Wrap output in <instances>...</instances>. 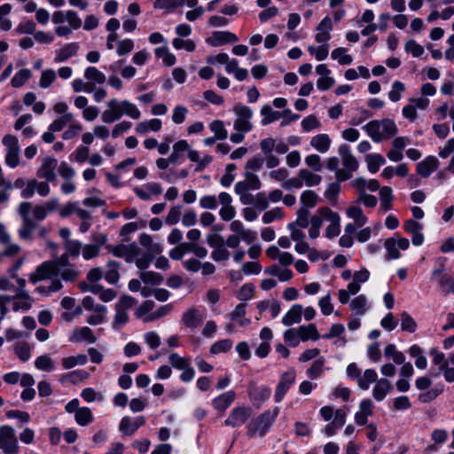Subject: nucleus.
I'll use <instances>...</instances> for the list:
<instances>
[{
    "mask_svg": "<svg viewBox=\"0 0 454 454\" xmlns=\"http://www.w3.org/2000/svg\"><path fill=\"white\" fill-rule=\"evenodd\" d=\"M80 276V271L75 265L69 262L67 254H63L56 259L43 262L35 272L30 275V281L37 283L46 279H59L60 277L64 281H75Z\"/></svg>",
    "mask_w": 454,
    "mask_h": 454,
    "instance_id": "nucleus-1",
    "label": "nucleus"
},
{
    "mask_svg": "<svg viewBox=\"0 0 454 454\" xmlns=\"http://www.w3.org/2000/svg\"><path fill=\"white\" fill-rule=\"evenodd\" d=\"M363 129L375 143L381 142L397 133V127L390 119L371 121L363 127Z\"/></svg>",
    "mask_w": 454,
    "mask_h": 454,
    "instance_id": "nucleus-2",
    "label": "nucleus"
},
{
    "mask_svg": "<svg viewBox=\"0 0 454 454\" xmlns=\"http://www.w3.org/2000/svg\"><path fill=\"white\" fill-rule=\"evenodd\" d=\"M278 412V408L275 407L273 410H268L252 419L247 427V435L249 437L264 436L277 419Z\"/></svg>",
    "mask_w": 454,
    "mask_h": 454,
    "instance_id": "nucleus-3",
    "label": "nucleus"
},
{
    "mask_svg": "<svg viewBox=\"0 0 454 454\" xmlns=\"http://www.w3.org/2000/svg\"><path fill=\"white\" fill-rule=\"evenodd\" d=\"M18 214L21 217L24 227H35V225L46 218V208L42 205H33L31 202L23 201L18 207Z\"/></svg>",
    "mask_w": 454,
    "mask_h": 454,
    "instance_id": "nucleus-4",
    "label": "nucleus"
},
{
    "mask_svg": "<svg viewBox=\"0 0 454 454\" xmlns=\"http://www.w3.org/2000/svg\"><path fill=\"white\" fill-rule=\"evenodd\" d=\"M236 119L233 128L238 132L248 133L253 129L251 119L253 117V110L241 103H238L233 107Z\"/></svg>",
    "mask_w": 454,
    "mask_h": 454,
    "instance_id": "nucleus-5",
    "label": "nucleus"
},
{
    "mask_svg": "<svg viewBox=\"0 0 454 454\" xmlns=\"http://www.w3.org/2000/svg\"><path fill=\"white\" fill-rule=\"evenodd\" d=\"M301 201L302 203V207L299 208L297 215V220L295 223H291L288 224V227H307L309 224V210L308 207H313L316 206L317 201V195L310 190L305 191L301 195Z\"/></svg>",
    "mask_w": 454,
    "mask_h": 454,
    "instance_id": "nucleus-6",
    "label": "nucleus"
},
{
    "mask_svg": "<svg viewBox=\"0 0 454 454\" xmlns=\"http://www.w3.org/2000/svg\"><path fill=\"white\" fill-rule=\"evenodd\" d=\"M0 450L4 454H18L20 446L14 429L7 425L0 427Z\"/></svg>",
    "mask_w": 454,
    "mask_h": 454,
    "instance_id": "nucleus-7",
    "label": "nucleus"
},
{
    "mask_svg": "<svg viewBox=\"0 0 454 454\" xmlns=\"http://www.w3.org/2000/svg\"><path fill=\"white\" fill-rule=\"evenodd\" d=\"M3 145L6 148L5 163L12 168L20 163V148L18 138L13 135H6L3 138Z\"/></svg>",
    "mask_w": 454,
    "mask_h": 454,
    "instance_id": "nucleus-8",
    "label": "nucleus"
},
{
    "mask_svg": "<svg viewBox=\"0 0 454 454\" xmlns=\"http://www.w3.org/2000/svg\"><path fill=\"white\" fill-rule=\"evenodd\" d=\"M252 415V409L239 406L231 410L230 415L224 421L225 426L238 427L244 425Z\"/></svg>",
    "mask_w": 454,
    "mask_h": 454,
    "instance_id": "nucleus-9",
    "label": "nucleus"
},
{
    "mask_svg": "<svg viewBox=\"0 0 454 454\" xmlns=\"http://www.w3.org/2000/svg\"><path fill=\"white\" fill-rule=\"evenodd\" d=\"M109 251L117 257L124 258L127 262H132L139 254L140 249L133 242L128 245H116L109 247Z\"/></svg>",
    "mask_w": 454,
    "mask_h": 454,
    "instance_id": "nucleus-10",
    "label": "nucleus"
},
{
    "mask_svg": "<svg viewBox=\"0 0 454 454\" xmlns=\"http://www.w3.org/2000/svg\"><path fill=\"white\" fill-rule=\"evenodd\" d=\"M295 379L296 373L294 369H290L281 375L274 395L277 403H280L283 400L291 386L295 382Z\"/></svg>",
    "mask_w": 454,
    "mask_h": 454,
    "instance_id": "nucleus-11",
    "label": "nucleus"
},
{
    "mask_svg": "<svg viewBox=\"0 0 454 454\" xmlns=\"http://www.w3.org/2000/svg\"><path fill=\"white\" fill-rule=\"evenodd\" d=\"M108 109L102 113L101 120L104 123H113L123 116L121 101L113 98L107 102Z\"/></svg>",
    "mask_w": 454,
    "mask_h": 454,
    "instance_id": "nucleus-12",
    "label": "nucleus"
},
{
    "mask_svg": "<svg viewBox=\"0 0 454 454\" xmlns=\"http://www.w3.org/2000/svg\"><path fill=\"white\" fill-rule=\"evenodd\" d=\"M247 393L253 403L260 406L270 398L271 391L268 387H258L255 383H250Z\"/></svg>",
    "mask_w": 454,
    "mask_h": 454,
    "instance_id": "nucleus-13",
    "label": "nucleus"
},
{
    "mask_svg": "<svg viewBox=\"0 0 454 454\" xmlns=\"http://www.w3.org/2000/svg\"><path fill=\"white\" fill-rule=\"evenodd\" d=\"M58 161L52 157H45L42 165L37 170V176L40 178H43L48 182H52L56 178L55 169L57 168Z\"/></svg>",
    "mask_w": 454,
    "mask_h": 454,
    "instance_id": "nucleus-14",
    "label": "nucleus"
},
{
    "mask_svg": "<svg viewBox=\"0 0 454 454\" xmlns=\"http://www.w3.org/2000/svg\"><path fill=\"white\" fill-rule=\"evenodd\" d=\"M205 315L195 308H191L183 314L182 322L186 327L194 329L199 327L204 321Z\"/></svg>",
    "mask_w": 454,
    "mask_h": 454,
    "instance_id": "nucleus-15",
    "label": "nucleus"
},
{
    "mask_svg": "<svg viewBox=\"0 0 454 454\" xmlns=\"http://www.w3.org/2000/svg\"><path fill=\"white\" fill-rule=\"evenodd\" d=\"M338 151L344 168L352 172L356 171L359 167V163L356 157L352 154L349 146L348 145H341Z\"/></svg>",
    "mask_w": 454,
    "mask_h": 454,
    "instance_id": "nucleus-16",
    "label": "nucleus"
},
{
    "mask_svg": "<svg viewBox=\"0 0 454 454\" xmlns=\"http://www.w3.org/2000/svg\"><path fill=\"white\" fill-rule=\"evenodd\" d=\"M333 29L332 20L326 16L325 17L317 27V34L315 40L318 43H326L331 38V30Z\"/></svg>",
    "mask_w": 454,
    "mask_h": 454,
    "instance_id": "nucleus-17",
    "label": "nucleus"
},
{
    "mask_svg": "<svg viewBox=\"0 0 454 454\" xmlns=\"http://www.w3.org/2000/svg\"><path fill=\"white\" fill-rule=\"evenodd\" d=\"M238 36L230 31H215L212 37L207 38L206 42L213 46H219L228 43H236Z\"/></svg>",
    "mask_w": 454,
    "mask_h": 454,
    "instance_id": "nucleus-18",
    "label": "nucleus"
},
{
    "mask_svg": "<svg viewBox=\"0 0 454 454\" xmlns=\"http://www.w3.org/2000/svg\"><path fill=\"white\" fill-rule=\"evenodd\" d=\"M439 167V160L435 156H428L418 163L417 172L424 178L428 177Z\"/></svg>",
    "mask_w": 454,
    "mask_h": 454,
    "instance_id": "nucleus-19",
    "label": "nucleus"
},
{
    "mask_svg": "<svg viewBox=\"0 0 454 454\" xmlns=\"http://www.w3.org/2000/svg\"><path fill=\"white\" fill-rule=\"evenodd\" d=\"M70 340L73 342L87 341L88 343H95L97 338L90 328L83 326L74 330Z\"/></svg>",
    "mask_w": 454,
    "mask_h": 454,
    "instance_id": "nucleus-20",
    "label": "nucleus"
},
{
    "mask_svg": "<svg viewBox=\"0 0 454 454\" xmlns=\"http://www.w3.org/2000/svg\"><path fill=\"white\" fill-rule=\"evenodd\" d=\"M79 50L78 43H70L63 46L60 50L56 51V57L54 61L56 63H61L68 59L69 58L76 55Z\"/></svg>",
    "mask_w": 454,
    "mask_h": 454,
    "instance_id": "nucleus-21",
    "label": "nucleus"
},
{
    "mask_svg": "<svg viewBox=\"0 0 454 454\" xmlns=\"http://www.w3.org/2000/svg\"><path fill=\"white\" fill-rule=\"evenodd\" d=\"M235 396L234 391H227L213 400V406L215 410L223 411L234 402Z\"/></svg>",
    "mask_w": 454,
    "mask_h": 454,
    "instance_id": "nucleus-22",
    "label": "nucleus"
},
{
    "mask_svg": "<svg viewBox=\"0 0 454 454\" xmlns=\"http://www.w3.org/2000/svg\"><path fill=\"white\" fill-rule=\"evenodd\" d=\"M392 389V385L387 379H380L376 382L372 389V395L375 400L382 401L385 399L387 393Z\"/></svg>",
    "mask_w": 454,
    "mask_h": 454,
    "instance_id": "nucleus-23",
    "label": "nucleus"
},
{
    "mask_svg": "<svg viewBox=\"0 0 454 454\" xmlns=\"http://www.w3.org/2000/svg\"><path fill=\"white\" fill-rule=\"evenodd\" d=\"M301 317L302 306L300 304H295L291 307L289 311L282 318V323L287 326L292 325L293 324L300 323L301 321Z\"/></svg>",
    "mask_w": 454,
    "mask_h": 454,
    "instance_id": "nucleus-24",
    "label": "nucleus"
},
{
    "mask_svg": "<svg viewBox=\"0 0 454 454\" xmlns=\"http://www.w3.org/2000/svg\"><path fill=\"white\" fill-rule=\"evenodd\" d=\"M298 329L299 338L302 341L309 340H317L320 338V334L317 329L315 324H309L308 325H301Z\"/></svg>",
    "mask_w": 454,
    "mask_h": 454,
    "instance_id": "nucleus-25",
    "label": "nucleus"
},
{
    "mask_svg": "<svg viewBox=\"0 0 454 454\" xmlns=\"http://www.w3.org/2000/svg\"><path fill=\"white\" fill-rule=\"evenodd\" d=\"M261 114L263 116L261 121L262 126L272 123L283 116L282 112L272 110L271 106L269 105H265L261 108Z\"/></svg>",
    "mask_w": 454,
    "mask_h": 454,
    "instance_id": "nucleus-26",
    "label": "nucleus"
},
{
    "mask_svg": "<svg viewBox=\"0 0 454 454\" xmlns=\"http://www.w3.org/2000/svg\"><path fill=\"white\" fill-rule=\"evenodd\" d=\"M161 129V121L152 119L138 122L136 125V131L140 134H147L149 131H159Z\"/></svg>",
    "mask_w": 454,
    "mask_h": 454,
    "instance_id": "nucleus-27",
    "label": "nucleus"
},
{
    "mask_svg": "<svg viewBox=\"0 0 454 454\" xmlns=\"http://www.w3.org/2000/svg\"><path fill=\"white\" fill-rule=\"evenodd\" d=\"M331 139L326 134H319L311 138L310 145L320 153H326L329 150Z\"/></svg>",
    "mask_w": 454,
    "mask_h": 454,
    "instance_id": "nucleus-28",
    "label": "nucleus"
},
{
    "mask_svg": "<svg viewBox=\"0 0 454 454\" xmlns=\"http://www.w3.org/2000/svg\"><path fill=\"white\" fill-rule=\"evenodd\" d=\"M365 161L367 163L368 170L371 173H376L379 171L380 166L386 163L385 158L379 153H369L365 156Z\"/></svg>",
    "mask_w": 454,
    "mask_h": 454,
    "instance_id": "nucleus-29",
    "label": "nucleus"
},
{
    "mask_svg": "<svg viewBox=\"0 0 454 454\" xmlns=\"http://www.w3.org/2000/svg\"><path fill=\"white\" fill-rule=\"evenodd\" d=\"M88 362V357L84 354L64 357L61 360V364L64 369L68 370L76 365H84Z\"/></svg>",
    "mask_w": 454,
    "mask_h": 454,
    "instance_id": "nucleus-30",
    "label": "nucleus"
},
{
    "mask_svg": "<svg viewBox=\"0 0 454 454\" xmlns=\"http://www.w3.org/2000/svg\"><path fill=\"white\" fill-rule=\"evenodd\" d=\"M246 304L239 303L236 306L234 310L231 313L230 318L232 321H239V325L244 326L250 324V319L245 317Z\"/></svg>",
    "mask_w": 454,
    "mask_h": 454,
    "instance_id": "nucleus-31",
    "label": "nucleus"
},
{
    "mask_svg": "<svg viewBox=\"0 0 454 454\" xmlns=\"http://www.w3.org/2000/svg\"><path fill=\"white\" fill-rule=\"evenodd\" d=\"M377 381H378L377 372L373 369H367L364 372V375L359 378V380L357 381V385L361 389L366 390L369 388V386L371 383L377 382Z\"/></svg>",
    "mask_w": 454,
    "mask_h": 454,
    "instance_id": "nucleus-32",
    "label": "nucleus"
},
{
    "mask_svg": "<svg viewBox=\"0 0 454 454\" xmlns=\"http://www.w3.org/2000/svg\"><path fill=\"white\" fill-rule=\"evenodd\" d=\"M349 307L351 310L356 312V315L362 316L365 314L368 309L367 299L365 295L361 294L354 298L351 301Z\"/></svg>",
    "mask_w": 454,
    "mask_h": 454,
    "instance_id": "nucleus-33",
    "label": "nucleus"
},
{
    "mask_svg": "<svg viewBox=\"0 0 454 454\" xmlns=\"http://www.w3.org/2000/svg\"><path fill=\"white\" fill-rule=\"evenodd\" d=\"M347 215L355 221V224L357 226H364L367 223V218L359 207H349L347 209Z\"/></svg>",
    "mask_w": 454,
    "mask_h": 454,
    "instance_id": "nucleus-34",
    "label": "nucleus"
},
{
    "mask_svg": "<svg viewBox=\"0 0 454 454\" xmlns=\"http://www.w3.org/2000/svg\"><path fill=\"white\" fill-rule=\"evenodd\" d=\"M173 310V305L171 303H168L166 305L160 306L157 310L152 312L144 317L145 323H149L160 319L167 315H168Z\"/></svg>",
    "mask_w": 454,
    "mask_h": 454,
    "instance_id": "nucleus-35",
    "label": "nucleus"
},
{
    "mask_svg": "<svg viewBox=\"0 0 454 454\" xmlns=\"http://www.w3.org/2000/svg\"><path fill=\"white\" fill-rule=\"evenodd\" d=\"M120 264L115 261L107 263V270L105 274L106 280L110 284H116L120 278L119 274Z\"/></svg>",
    "mask_w": 454,
    "mask_h": 454,
    "instance_id": "nucleus-36",
    "label": "nucleus"
},
{
    "mask_svg": "<svg viewBox=\"0 0 454 454\" xmlns=\"http://www.w3.org/2000/svg\"><path fill=\"white\" fill-rule=\"evenodd\" d=\"M380 207L384 211H387L391 207L393 200V192L389 186H383L380 190Z\"/></svg>",
    "mask_w": 454,
    "mask_h": 454,
    "instance_id": "nucleus-37",
    "label": "nucleus"
},
{
    "mask_svg": "<svg viewBox=\"0 0 454 454\" xmlns=\"http://www.w3.org/2000/svg\"><path fill=\"white\" fill-rule=\"evenodd\" d=\"M299 176L305 182L307 186H315L320 184L322 177L319 175L314 174L306 168L299 170Z\"/></svg>",
    "mask_w": 454,
    "mask_h": 454,
    "instance_id": "nucleus-38",
    "label": "nucleus"
},
{
    "mask_svg": "<svg viewBox=\"0 0 454 454\" xmlns=\"http://www.w3.org/2000/svg\"><path fill=\"white\" fill-rule=\"evenodd\" d=\"M84 76L88 81L102 84L106 82V75L95 67H89L84 71Z\"/></svg>",
    "mask_w": 454,
    "mask_h": 454,
    "instance_id": "nucleus-39",
    "label": "nucleus"
},
{
    "mask_svg": "<svg viewBox=\"0 0 454 454\" xmlns=\"http://www.w3.org/2000/svg\"><path fill=\"white\" fill-rule=\"evenodd\" d=\"M75 421L80 426H87L93 420V415L91 411L88 407H82L76 411L75 414Z\"/></svg>",
    "mask_w": 454,
    "mask_h": 454,
    "instance_id": "nucleus-40",
    "label": "nucleus"
},
{
    "mask_svg": "<svg viewBox=\"0 0 454 454\" xmlns=\"http://www.w3.org/2000/svg\"><path fill=\"white\" fill-rule=\"evenodd\" d=\"M119 430L124 434V435H132L135 434L137 429V425H135L134 419L129 416H125L121 419L120 425H119Z\"/></svg>",
    "mask_w": 454,
    "mask_h": 454,
    "instance_id": "nucleus-41",
    "label": "nucleus"
},
{
    "mask_svg": "<svg viewBox=\"0 0 454 454\" xmlns=\"http://www.w3.org/2000/svg\"><path fill=\"white\" fill-rule=\"evenodd\" d=\"M210 130L215 134L218 140H224L228 137V131L224 127L223 121L215 120L209 125Z\"/></svg>",
    "mask_w": 454,
    "mask_h": 454,
    "instance_id": "nucleus-42",
    "label": "nucleus"
},
{
    "mask_svg": "<svg viewBox=\"0 0 454 454\" xmlns=\"http://www.w3.org/2000/svg\"><path fill=\"white\" fill-rule=\"evenodd\" d=\"M95 312L97 314L91 315L87 318V323L91 325H98L105 321L106 308L104 305L97 304L95 307Z\"/></svg>",
    "mask_w": 454,
    "mask_h": 454,
    "instance_id": "nucleus-43",
    "label": "nucleus"
},
{
    "mask_svg": "<svg viewBox=\"0 0 454 454\" xmlns=\"http://www.w3.org/2000/svg\"><path fill=\"white\" fill-rule=\"evenodd\" d=\"M89 378V372L84 370L73 371L62 376V381H69L72 384H77Z\"/></svg>",
    "mask_w": 454,
    "mask_h": 454,
    "instance_id": "nucleus-44",
    "label": "nucleus"
},
{
    "mask_svg": "<svg viewBox=\"0 0 454 454\" xmlns=\"http://www.w3.org/2000/svg\"><path fill=\"white\" fill-rule=\"evenodd\" d=\"M74 119V116L71 113L65 114L59 119L55 120L50 126L49 129L51 132H59L64 129V127L71 122Z\"/></svg>",
    "mask_w": 454,
    "mask_h": 454,
    "instance_id": "nucleus-45",
    "label": "nucleus"
},
{
    "mask_svg": "<svg viewBox=\"0 0 454 454\" xmlns=\"http://www.w3.org/2000/svg\"><path fill=\"white\" fill-rule=\"evenodd\" d=\"M155 55L157 58L161 59L163 63L168 67H171L176 63V57L169 52L167 47L156 48Z\"/></svg>",
    "mask_w": 454,
    "mask_h": 454,
    "instance_id": "nucleus-46",
    "label": "nucleus"
},
{
    "mask_svg": "<svg viewBox=\"0 0 454 454\" xmlns=\"http://www.w3.org/2000/svg\"><path fill=\"white\" fill-rule=\"evenodd\" d=\"M129 316L128 311L115 308V315L112 323L114 329H119L129 322Z\"/></svg>",
    "mask_w": 454,
    "mask_h": 454,
    "instance_id": "nucleus-47",
    "label": "nucleus"
},
{
    "mask_svg": "<svg viewBox=\"0 0 454 454\" xmlns=\"http://www.w3.org/2000/svg\"><path fill=\"white\" fill-rule=\"evenodd\" d=\"M121 106L123 110V115L125 114L134 120H137L141 117V112L135 104L128 100H122Z\"/></svg>",
    "mask_w": 454,
    "mask_h": 454,
    "instance_id": "nucleus-48",
    "label": "nucleus"
},
{
    "mask_svg": "<svg viewBox=\"0 0 454 454\" xmlns=\"http://www.w3.org/2000/svg\"><path fill=\"white\" fill-rule=\"evenodd\" d=\"M139 278L144 283L153 286L160 285L163 281V277L160 273L153 271H143L140 273Z\"/></svg>",
    "mask_w": 454,
    "mask_h": 454,
    "instance_id": "nucleus-49",
    "label": "nucleus"
},
{
    "mask_svg": "<svg viewBox=\"0 0 454 454\" xmlns=\"http://www.w3.org/2000/svg\"><path fill=\"white\" fill-rule=\"evenodd\" d=\"M184 4V1L178 0H155L153 7L161 10H175Z\"/></svg>",
    "mask_w": 454,
    "mask_h": 454,
    "instance_id": "nucleus-50",
    "label": "nucleus"
},
{
    "mask_svg": "<svg viewBox=\"0 0 454 454\" xmlns=\"http://www.w3.org/2000/svg\"><path fill=\"white\" fill-rule=\"evenodd\" d=\"M347 50L345 48L340 47L332 51V58L333 59L338 60L340 65H349L351 64L353 59L350 55L347 54Z\"/></svg>",
    "mask_w": 454,
    "mask_h": 454,
    "instance_id": "nucleus-51",
    "label": "nucleus"
},
{
    "mask_svg": "<svg viewBox=\"0 0 454 454\" xmlns=\"http://www.w3.org/2000/svg\"><path fill=\"white\" fill-rule=\"evenodd\" d=\"M322 214H324V224L327 223V227H339L340 216L337 213L325 207L322 208Z\"/></svg>",
    "mask_w": 454,
    "mask_h": 454,
    "instance_id": "nucleus-52",
    "label": "nucleus"
},
{
    "mask_svg": "<svg viewBox=\"0 0 454 454\" xmlns=\"http://www.w3.org/2000/svg\"><path fill=\"white\" fill-rule=\"evenodd\" d=\"M329 45L327 43L322 44L318 47L315 46H309L308 51L315 56L316 59L318 61H322L325 59L328 56L329 51H328Z\"/></svg>",
    "mask_w": 454,
    "mask_h": 454,
    "instance_id": "nucleus-53",
    "label": "nucleus"
},
{
    "mask_svg": "<svg viewBox=\"0 0 454 454\" xmlns=\"http://www.w3.org/2000/svg\"><path fill=\"white\" fill-rule=\"evenodd\" d=\"M401 328L403 331L409 333H414L417 329V324L415 320L406 311L401 314Z\"/></svg>",
    "mask_w": 454,
    "mask_h": 454,
    "instance_id": "nucleus-54",
    "label": "nucleus"
},
{
    "mask_svg": "<svg viewBox=\"0 0 454 454\" xmlns=\"http://www.w3.org/2000/svg\"><path fill=\"white\" fill-rule=\"evenodd\" d=\"M35 365L37 369L45 372H51L54 370L53 362L47 355L38 356L35 362Z\"/></svg>",
    "mask_w": 454,
    "mask_h": 454,
    "instance_id": "nucleus-55",
    "label": "nucleus"
},
{
    "mask_svg": "<svg viewBox=\"0 0 454 454\" xmlns=\"http://www.w3.org/2000/svg\"><path fill=\"white\" fill-rule=\"evenodd\" d=\"M405 86L400 81H395L392 84L391 90L388 92V98L392 102H397L401 99L402 93L404 91Z\"/></svg>",
    "mask_w": 454,
    "mask_h": 454,
    "instance_id": "nucleus-56",
    "label": "nucleus"
},
{
    "mask_svg": "<svg viewBox=\"0 0 454 454\" xmlns=\"http://www.w3.org/2000/svg\"><path fill=\"white\" fill-rule=\"evenodd\" d=\"M154 306H155V303L153 301H151V300L145 301L135 310V316L137 318H142L144 320L145 317L151 314L150 312L153 309Z\"/></svg>",
    "mask_w": 454,
    "mask_h": 454,
    "instance_id": "nucleus-57",
    "label": "nucleus"
},
{
    "mask_svg": "<svg viewBox=\"0 0 454 454\" xmlns=\"http://www.w3.org/2000/svg\"><path fill=\"white\" fill-rule=\"evenodd\" d=\"M31 76L29 69L20 70L12 79V85L15 88L22 86Z\"/></svg>",
    "mask_w": 454,
    "mask_h": 454,
    "instance_id": "nucleus-58",
    "label": "nucleus"
},
{
    "mask_svg": "<svg viewBox=\"0 0 454 454\" xmlns=\"http://www.w3.org/2000/svg\"><path fill=\"white\" fill-rule=\"evenodd\" d=\"M56 80V73L52 69H46L42 72L39 85L41 88H48Z\"/></svg>",
    "mask_w": 454,
    "mask_h": 454,
    "instance_id": "nucleus-59",
    "label": "nucleus"
},
{
    "mask_svg": "<svg viewBox=\"0 0 454 454\" xmlns=\"http://www.w3.org/2000/svg\"><path fill=\"white\" fill-rule=\"evenodd\" d=\"M325 364L324 358L316 360L312 365L307 370V374L310 379L318 378L323 372V366Z\"/></svg>",
    "mask_w": 454,
    "mask_h": 454,
    "instance_id": "nucleus-60",
    "label": "nucleus"
},
{
    "mask_svg": "<svg viewBox=\"0 0 454 454\" xmlns=\"http://www.w3.org/2000/svg\"><path fill=\"white\" fill-rule=\"evenodd\" d=\"M404 49L407 52L411 53L415 58L420 57L424 53V48L415 40L410 39L406 42Z\"/></svg>",
    "mask_w": 454,
    "mask_h": 454,
    "instance_id": "nucleus-61",
    "label": "nucleus"
},
{
    "mask_svg": "<svg viewBox=\"0 0 454 454\" xmlns=\"http://www.w3.org/2000/svg\"><path fill=\"white\" fill-rule=\"evenodd\" d=\"M442 392V387H436L427 390L425 393H422L419 395V400L423 403H430L434 401L441 393Z\"/></svg>",
    "mask_w": 454,
    "mask_h": 454,
    "instance_id": "nucleus-62",
    "label": "nucleus"
},
{
    "mask_svg": "<svg viewBox=\"0 0 454 454\" xmlns=\"http://www.w3.org/2000/svg\"><path fill=\"white\" fill-rule=\"evenodd\" d=\"M172 44L176 50L184 49L190 52L193 51L196 47L195 43L192 40H190V39L184 40L179 37L174 38L172 41Z\"/></svg>",
    "mask_w": 454,
    "mask_h": 454,
    "instance_id": "nucleus-63",
    "label": "nucleus"
},
{
    "mask_svg": "<svg viewBox=\"0 0 454 454\" xmlns=\"http://www.w3.org/2000/svg\"><path fill=\"white\" fill-rule=\"evenodd\" d=\"M232 341L231 340L225 339L219 340L213 344L210 348V352L214 355L221 353V352H226L231 348Z\"/></svg>",
    "mask_w": 454,
    "mask_h": 454,
    "instance_id": "nucleus-64",
    "label": "nucleus"
}]
</instances>
